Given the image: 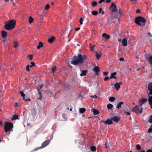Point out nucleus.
<instances>
[{
  "label": "nucleus",
  "instance_id": "50",
  "mask_svg": "<svg viewBox=\"0 0 152 152\" xmlns=\"http://www.w3.org/2000/svg\"><path fill=\"white\" fill-rule=\"evenodd\" d=\"M109 79V77H106L104 79V80L105 81H106L107 80Z\"/></svg>",
  "mask_w": 152,
  "mask_h": 152
},
{
  "label": "nucleus",
  "instance_id": "31",
  "mask_svg": "<svg viewBox=\"0 0 152 152\" xmlns=\"http://www.w3.org/2000/svg\"><path fill=\"white\" fill-rule=\"evenodd\" d=\"M31 111L32 113L34 115H35L36 113V109L35 108H32L31 110Z\"/></svg>",
  "mask_w": 152,
  "mask_h": 152
},
{
  "label": "nucleus",
  "instance_id": "30",
  "mask_svg": "<svg viewBox=\"0 0 152 152\" xmlns=\"http://www.w3.org/2000/svg\"><path fill=\"white\" fill-rule=\"evenodd\" d=\"M107 108L108 109H111L113 107V105L111 104H108L107 105Z\"/></svg>",
  "mask_w": 152,
  "mask_h": 152
},
{
  "label": "nucleus",
  "instance_id": "20",
  "mask_svg": "<svg viewBox=\"0 0 152 152\" xmlns=\"http://www.w3.org/2000/svg\"><path fill=\"white\" fill-rule=\"evenodd\" d=\"M91 111L93 112V113L94 115H98L99 113V110L94 109H91Z\"/></svg>",
  "mask_w": 152,
  "mask_h": 152
},
{
  "label": "nucleus",
  "instance_id": "55",
  "mask_svg": "<svg viewBox=\"0 0 152 152\" xmlns=\"http://www.w3.org/2000/svg\"><path fill=\"white\" fill-rule=\"evenodd\" d=\"M105 1V0H100L99 1L98 3L99 4H101L103 1Z\"/></svg>",
  "mask_w": 152,
  "mask_h": 152
},
{
  "label": "nucleus",
  "instance_id": "64",
  "mask_svg": "<svg viewBox=\"0 0 152 152\" xmlns=\"http://www.w3.org/2000/svg\"><path fill=\"white\" fill-rule=\"evenodd\" d=\"M2 122L1 121H0V125L2 126Z\"/></svg>",
  "mask_w": 152,
  "mask_h": 152
},
{
  "label": "nucleus",
  "instance_id": "49",
  "mask_svg": "<svg viewBox=\"0 0 152 152\" xmlns=\"http://www.w3.org/2000/svg\"><path fill=\"white\" fill-rule=\"evenodd\" d=\"M108 74L107 72H104L103 73V75L105 76H107Z\"/></svg>",
  "mask_w": 152,
  "mask_h": 152
},
{
  "label": "nucleus",
  "instance_id": "26",
  "mask_svg": "<svg viewBox=\"0 0 152 152\" xmlns=\"http://www.w3.org/2000/svg\"><path fill=\"white\" fill-rule=\"evenodd\" d=\"M86 110V109L84 108H80L79 109V112L81 113H84Z\"/></svg>",
  "mask_w": 152,
  "mask_h": 152
},
{
  "label": "nucleus",
  "instance_id": "52",
  "mask_svg": "<svg viewBox=\"0 0 152 152\" xmlns=\"http://www.w3.org/2000/svg\"><path fill=\"white\" fill-rule=\"evenodd\" d=\"M136 12L137 13H140L141 11L140 10L138 9L136 10Z\"/></svg>",
  "mask_w": 152,
  "mask_h": 152
},
{
  "label": "nucleus",
  "instance_id": "62",
  "mask_svg": "<svg viewBox=\"0 0 152 152\" xmlns=\"http://www.w3.org/2000/svg\"><path fill=\"white\" fill-rule=\"evenodd\" d=\"M48 95H49V94H51V91H48Z\"/></svg>",
  "mask_w": 152,
  "mask_h": 152
},
{
  "label": "nucleus",
  "instance_id": "37",
  "mask_svg": "<svg viewBox=\"0 0 152 152\" xmlns=\"http://www.w3.org/2000/svg\"><path fill=\"white\" fill-rule=\"evenodd\" d=\"M115 100V98L113 97V96L110 97L109 99V100L110 102H111L114 101Z\"/></svg>",
  "mask_w": 152,
  "mask_h": 152
},
{
  "label": "nucleus",
  "instance_id": "56",
  "mask_svg": "<svg viewBox=\"0 0 152 152\" xmlns=\"http://www.w3.org/2000/svg\"><path fill=\"white\" fill-rule=\"evenodd\" d=\"M119 60L121 61H124V59L123 58H120Z\"/></svg>",
  "mask_w": 152,
  "mask_h": 152
},
{
  "label": "nucleus",
  "instance_id": "17",
  "mask_svg": "<svg viewBox=\"0 0 152 152\" xmlns=\"http://www.w3.org/2000/svg\"><path fill=\"white\" fill-rule=\"evenodd\" d=\"M145 59L146 60H148L152 66V56L149 57L148 58L145 57Z\"/></svg>",
  "mask_w": 152,
  "mask_h": 152
},
{
  "label": "nucleus",
  "instance_id": "54",
  "mask_svg": "<svg viewBox=\"0 0 152 152\" xmlns=\"http://www.w3.org/2000/svg\"><path fill=\"white\" fill-rule=\"evenodd\" d=\"M97 96L96 95H93L91 96V97L93 98H97Z\"/></svg>",
  "mask_w": 152,
  "mask_h": 152
},
{
  "label": "nucleus",
  "instance_id": "12",
  "mask_svg": "<svg viewBox=\"0 0 152 152\" xmlns=\"http://www.w3.org/2000/svg\"><path fill=\"white\" fill-rule=\"evenodd\" d=\"M87 72L88 70H83L81 71L80 76L81 77L85 76L86 75Z\"/></svg>",
  "mask_w": 152,
  "mask_h": 152
},
{
  "label": "nucleus",
  "instance_id": "63",
  "mask_svg": "<svg viewBox=\"0 0 152 152\" xmlns=\"http://www.w3.org/2000/svg\"><path fill=\"white\" fill-rule=\"evenodd\" d=\"M146 152H152V151L150 149H149Z\"/></svg>",
  "mask_w": 152,
  "mask_h": 152
},
{
  "label": "nucleus",
  "instance_id": "35",
  "mask_svg": "<svg viewBox=\"0 0 152 152\" xmlns=\"http://www.w3.org/2000/svg\"><path fill=\"white\" fill-rule=\"evenodd\" d=\"M92 15H96L98 14V12L96 11H94L91 12Z\"/></svg>",
  "mask_w": 152,
  "mask_h": 152
},
{
  "label": "nucleus",
  "instance_id": "42",
  "mask_svg": "<svg viewBox=\"0 0 152 152\" xmlns=\"http://www.w3.org/2000/svg\"><path fill=\"white\" fill-rule=\"evenodd\" d=\"M97 3L96 1H94L91 4L92 6L93 7H94L96 6L97 5Z\"/></svg>",
  "mask_w": 152,
  "mask_h": 152
},
{
  "label": "nucleus",
  "instance_id": "1",
  "mask_svg": "<svg viewBox=\"0 0 152 152\" xmlns=\"http://www.w3.org/2000/svg\"><path fill=\"white\" fill-rule=\"evenodd\" d=\"M86 58L85 55L82 56L80 54H78L77 56H74L72 58V61L70 62L71 64L74 65H81L83 63Z\"/></svg>",
  "mask_w": 152,
  "mask_h": 152
},
{
  "label": "nucleus",
  "instance_id": "59",
  "mask_svg": "<svg viewBox=\"0 0 152 152\" xmlns=\"http://www.w3.org/2000/svg\"><path fill=\"white\" fill-rule=\"evenodd\" d=\"M111 1V0H106V2L107 3H109Z\"/></svg>",
  "mask_w": 152,
  "mask_h": 152
},
{
  "label": "nucleus",
  "instance_id": "33",
  "mask_svg": "<svg viewBox=\"0 0 152 152\" xmlns=\"http://www.w3.org/2000/svg\"><path fill=\"white\" fill-rule=\"evenodd\" d=\"M34 19L31 17L30 16L29 18L28 21L30 24L32 23L34 20Z\"/></svg>",
  "mask_w": 152,
  "mask_h": 152
},
{
  "label": "nucleus",
  "instance_id": "21",
  "mask_svg": "<svg viewBox=\"0 0 152 152\" xmlns=\"http://www.w3.org/2000/svg\"><path fill=\"white\" fill-rule=\"evenodd\" d=\"M117 75V73L116 72H115L113 73H112L111 74L110 78V79H113L114 78L115 79H116L117 78L115 76V75Z\"/></svg>",
  "mask_w": 152,
  "mask_h": 152
},
{
  "label": "nucleus",
  "instance_id": "5",
  "mask_svg": "<svg viewBox=\"0 0 152 152\" xmlns=\"http://www.w3.org/2000/svg\"><path fill=\"white\" fill-rule=\"evenodd\" d=\"M143 108L142 107L140 110V108L138 106H136L134 107L132 109V111L133 112H135L136 113H139L140 114L142 113Z\"/></svg>",
  "mask_w": 152,
  "mask_h": 152
},
{
  "label": "nucleus",
  "instance_id": "4",
  "mask_svg": "<svg viewBox=\"0 0 152 152\" xmlns=\"http://www.w3.org/2000/svg\"><path fill=\"white\" fill-rule=\"evenodd\" d=\"M13 124L11 122H6L4 126V130L6 132H7L13 128Z\"/></svg>",
  "mask_w": 152,
  "mask_h": 152
},
{
  "label": "nucleus",
  "instance_id": "48",
  "mask_svg": "<svg viewBox=\"0 0 152 152\" xmlns=\"http://www.w3.org/2000/svg\"><path fill=\"white\" fill-rule=\"evenodd\" d=\"M28 57L30 60H31L32 59L33 56L32 55H29Z\"/></svg>",
  "mask_w": 152,
  "mask_h": 152
},
{
  "label": "nucleus",
  "instance_id": "38",
  "mask_svg": "<svg viewBox=\"0 0 152 152\" xmlns=\"http://www.w3.org/2000/svg\"><path fill=\"white\" fill-rule=\"evenodd\" d=\"M29 67L30 68H31V67H32V66H34L35 65V63L34 62H31L30 63V64H29Z\"/></svg>",
  "mask_w": 152,
  "mask_h": 152
},
{
  "label": "nucleus",
  "instance_id": "9",
  "mask_svg": "<svg viewBox=\"0 0 152 152\" xmlns=\"http://www.w3.org/2000/svg\"><path fill=\"white\" fill-rule=\"evenodd\" d=\"M102 122H104L105 124L108 125H111L113 124V122L111 118V119L108 118L105 121H102Z\"/></svg>",
  "mask_w": 152,
  "mask_h": 152
},
{
  "label": "nucleus",
  "instance_id": "27",
  "mask_svg": "<svg viewBox=\"0 0 152 152\" xmlns=\"http://www.w3.org/2000/svg\"><path fill=\"white\" fill-rule=\"evenodd\" d=\"M18 118V115H17L15 114L12 118L11 119L12 120H16Z\"/></svg>",
  "mask_w": 152,
  "mask_h": 152
},
{
  "label": "nucleus",
  "instance_id": "7",
  "mask_svg": "<svg viewBox=\"0 0 152 152\" xmlns=\"http://www.w3.org/2000/svg\"><path fill=\"white\" fill-rule=\"evenodd\" d=\"M147 100V99L142 98L139 99L138 103L140 106H141Z\"/></svg>",
  "mask_w": 152,
  "mask_h": 152
},
{
  "label": "nucleus",
  "instance_id": "34",
  "mask_svg": "<svg viewBox=\"0 0 152 152\" xmlns=\"http://www.w3.org/2000/svg\"><path fill=\"white\" fill-rule=\"evenodd\" d=\"M52 72L53 73V75H54V73L55 71L56 70V66H54L53 67L52 69Z\"/></svg>",
  "mask_w": 152,
  "mask_h": 152
},
{
  "label": "nucleus",
  "instance_id": "47",
  "mask_svg": "<svg viewBox=\"0 0 152 152\" xmlns=\"http://www.w3.org/2000/svg\"><path fill=\"white\" fill-rule=\"evenodd\" d=\"M83 18H80L79 22L81 25H82L83 24Z\"/></svg>",
  "mask_w": 152,
  "mask_h": 152
},
{
  "label": "nucleus",
  "instance_id": "28",
  "mask_svg": "<svg viewBox=\"0 0 152 152\" xmlns=\"http://www.w3.org/2000/svg\"><path fill=\"white\" fill-rule=\"evenodd\" d=\"M43 43L41 42H39L38 45L37 46V48L38 49H40L41 48L43 47Z\"/></svg>",
  "mask_w": 152,
  "mask_h": 152
},
{
  "label": "nucleus",
  "instance_id": "24",
  "mask_svg": "<svg viewBox=\"0 0 152 152\" xmlns=\"http://www.w3.org/2000/svg\"><path fill=\"white\" fill-rule=\"evenodd\" d=\"M95 53H96V58H97V59H99L100 58V57L101 56L102 54L101 53H98V52H95Z\"/></svg>",
  "mask_w": 152,
  "mask_h": 152
},
{
  "label": "nucleus",
  "instance_id": "46",
  "mask_svg": "<svg viewBox=\"0 0 152 152\" xmlns=\"http://www.w3.org/2000/svg\"><path fill=\"white\" fill-rule=\"evenodd\" d=\"M148 132L149 133H151L152 132V128L151 127L149 128L148 129Z\"/></svg>",
  "mask_w": 152,
  "mask_h": 152
},
{
  "label": "nucleus",
  "instance_id": "36",
  "mask_svg": "<svg viewBox=\"0 0 152 152\" xmlns=\"http://www.w3.org/2000/svg\"><path fill=\"white\" fill-rule=\"evenodd\" d=\"M102 13V15H103L104 13V11H102V8H100L99 9V13Z\"/></svg>",
  "mask_w": 152,
  "mask_h": 152
},
{
  "label": "nucleus",
  "instance_id": "44",
  "mask_svg": "<svg viewBox=\"0 0 152 152\" xmlns=\"http://www.w3.org/2000/svg\"><path fill=\"white\" fill-rule=\"evenodd\" d=\"M64 86L65 87L64 89H66L69 88V85L67 84L64 83Z\"/></svg>",
  "mask_w": 152,
  "mask_h": 152
},
{
  "label": "nucleus",
  "instance_id": "23",
  "mask_svg": "<svg viewBox=\"0 0 152 152\" xmlns=\"http://www.w3.org/2000/svg\"><path fill=\"white\" fill-rule=\"evenodd\" d=\"M102 36L103 37H105L107 39H109L110 38V36L109 35L105 33H104L102 34Z\"/></svg>",
  "mask_w": 152,
  "mask_h": 152
},
{
  "label": "nucleus",
  "instance_id": "6",
  "mask_svg": "<svg viewBox=\"0 0 152 152\" xmlns=\"http://www.w3.org/2000/svg\"><path fill=\"white\" fill-rule=\"evenodd\" d=\"M110 8L111 9V11L112 13L117 12L118 10L116 5L113 3L111 4Z\"/></svg>",
  "mask_w": 152,
  "mask_h": 152
},
{
  "label": "nucleus",
  "instance_id": "32",
  "mask_svg": "<svg viewBox=\"0 0 152 152\" xmlns=\"http://www.w3.org/2000/svg\"><path fill=\"white\" fill-rule=\"evenodd\" d=\"M91 151H96V148L95 146H91Z\"/></svg>",
  "mask_w": 152,
  "mask_h": 152
},
{
  "label": "nucleus",
  "instance_id": "10",
  "mask_svg": "<svg viewBox=\"0 0 152 152\" xmlns=\"http://www.w3.org/2000/svg\"><path fill=\"white\" fill-rule=\"evenodd\" d=\"M122 84L121 82H117L114 85V86L117 90H118L120 88V86Z\"/></svg>",
  "mask_w": 152,
  "mask_h": 152
},
{
  "label": "nucleus",
  "instance_id": "18",
  "mask_svg": "<svg viewBox=\"0 0 152 152\" xmlns=\"http://www.w3.org/2000/svg\"><path fill=\"white\" fill-rule=\"evenodd\" d=\"M7 33L5 31H1V36L4 38H6L7 37Z\"/></svg>",
  "mask_w": 152,
  "mask_h": 152
},
{
  "label": "nucleus",
  "instance_id": "8",
  "mask_svg": "<svg viewBox=\"0 0 152 152\" xmlns=\"http://www.w3.org/2000/svg\"><path fill=\"white\" fill-rule=\"evenodd\" d=\"M111 118L112 121H113L116 123H118L120 121L121 119L120 117L118 116H114Z\"/></svg>",
  "mask_w": 152,
  "mask_h": 152
},
{
  "label": "nucleus",
  "instance_id": "45",
  "mask_svg": "<svg viewBox=\"0 0 152 152\" xmlns=\"http://www.w3.org/2000/svg\"><path fill=\"white\" fill-rule=\"evenodd\" d=\"M29 68L30 67H29V65H27L26 68V70L27 71L29 72L30 71V69H29Z\"/></svg>",
  "mask_w": 152,
  "mask_h": 152
},
{
  "label": "nucleus",
  "instance_id": "11",
  "mask_svg": "<svg viewBox=\"0 0 152 152\" xmlns=\"http://www.w3.org/2000/svg\"><path fill=\"white\" fill-rule=\"evenodd\" d=\"M47 145H48V140H46L42 144L41 146L39 147L37 149H40L45 148V147L47 146Z\"/></svg>",
  "mask_w": 152,
  "mask_h": 152
},
{
  "label": "nucleus",
  "instance_id": "13",
  "mask_svg": "<svg viewBox=\"0 0 152 152\" xmlns=\"http://www.w3.org/2000/svg\"><path fill=\"white\" fill-rule=\"evenodd\" d=\"M148 89L150 91L149 94H152V83H149Z\"/></svg>",
  "mask_w": 152,
  "mask_h": 152
},
{
  "label": "nucleus",
  "instance_id": "61",
  "mask_svg": "<svg viewBox=\"0 0 152 152\" xmlns=\"http://www.w3.org/2000/svg\"><path fill=\"white\" fill-rule=\"evenodd\" d=\"M10 39H8V41H7V42L8 43H10Z\"/></svg>",
  "mask_w": 152,
  "mask_h": 152
},
{
  "label": "nucleus",
  "instance_id": "22",
  "mask_svg": "<svg viewBox=\"0 0 152 152\" xmlns=\"http://www.w3.org/2000/svg\"><path fill=\"white\" fill-rule=\"evenodd\" d=\"M55 37L53 36H52L51 37V38L48 39V42L50 43H52L55 40Z\"/></svg>",
  "mask_w": 152,
  "mask_h": 152
},
{
  "label": "nucleus",
  "instance_id": "29",
  "mask_svg": "<svg viewBox=\"0 0 152 152\" xmlns=\"http://www.w3.org/2000/svg\"><path fill=\"white\" fill-rule=\"evenodd\" d=\"M20 94L21 96L22 97H23V100H25V98L24 97L25 96V94H24L23 92V91H20Z\"/></svg>",
  "mask_w": 152,
  "mask_h": 152
},
{
  "label": "nucleus",
  "instance_id": "40",
  "mask_svg": "<svg viewBox=\"0 0 152 152\" xmlns=\"http://www.w3.org/2000/svg\"><path fill=\"white\" fill-rule=\"evenodd\" d=\"M18 46V43L17 42H14V44H13V47L14 48H16Z\"/></svg>",
  "mask_w": 152,
  "mask_h": 152
},
{
  "label": "nucleus",
  "instance_id": "3",
  "mask_svg": "<svg viewBox=\"0 0 152 152\" xmlns=\"http://www.w3.org/2000/svg\"><path fill=\"white\" fill-rule=\"evenodd\" d=\"M135 22L139 26H144L145 25L146 20L145 18L142 17L138 16L136 18Z\"/></svg>",
  "mask_w": 152,
  "mask_h": 152
},
{
  "label": "nucleus",
  "instance_id": "53",
  "mask_svg": "<svg viewBox=\"0 0 152 152\" xmlns=\"http://www.w3.org/2000/svg\"><path fill=\"white\" fill-rule=\"evenodd\" d=\"M105 145V148H108L110 147L109 145H107V142L106 143Z\"/></svg>",
  "mask_w": 152,
  "mask_h": 152
},
{
  "label": "nucleus",
  "instance_id": "15",
  "mask_svg": "<svg viewBox=\"0 0 152 152\" xmlns=\"http://www.w3.org/2000/svg\"><path fill=\"white\" fill-rule=\"evenodd\" d=\"M92 70L95 72V74L96 75H98V72L100 70L98 66H95Z\"/></svg>",
  "mask_w": 152,
  "mask_h": 152
},
{
  "label": "nucleus",
  "instance_id": "41",
  "mask_svg": "<svg viewBox=\"0 0 152 152\" xmlns=\"http://www.w3.org/2000/svg\"><path fill=\"white\" fill-rule=\"evenodd\" d=\"M148 122L150 123H152V115H150Z\"/></svg>",
  "mask_w": 152,
  "mask_h": 152
},
{
  "label": "nucleus",
  "instance_id": "58",
  "mask_svg": "<svg viewBox=\"0 0 152 152\" xmlns=\"http://www.w3.org/2000/svg\"><path fill=\"white\" fill-rule=\"evenodd\" d=\"M80 29V28H79V27H78L75 29V30L76 31H78Z\"/></svg>",
  "mask_w": 152,
  "mask_h": 152
},
{
  "label": "nucleus",
  "instance_id": "39",
  "mask_svg": "<svg viewBox=\"0 0 152 152\" xmlns=\"http://www.w3.org/2000/svg\"><path fill=\"white\" fill-rule=\"evenodd\" d=\"M91 44H89V47L91 48V50L92 51H93L94 50V48L95 47V45H93L92 46H91Z\"/></svg>",
  "mask_w": 152,
  "mask_h": 152
},
{
  "label": "nucleus",
  "instance_id": "2",
  "mask_svg": "<svg viewBox=\"0 0 152 152\" xmlns=\"http://www.w3.org/2000/svg\"><path fill=\"white\" fill-rule=\"evenodd\" d=\"M15 25V21L14 19L6 22L4 25L5 29L8 30H11L14 28Z\"/></svg>",
  "mask_w": 152,
  "mask_h": 152
},
{
  "label": "nucleus",
  "instance_id": "51",
  "mask_svg": "<svg viewBox=\"0 0 152 152\" xmlns=\"http://www.w3.org/2000/svg\"><path fill=\"white\" fill-rule=\"evenodd\" d=\"M124 113L127 114L128 115H130V113L129 112H128L125 111Z\"/></svg>",
  "mask_w": 152,
  "mask_h": 152
},
{
  "label": "nucleus",
  "instance_id": "43",
  "mask_svg": "<svg viewBox=\"0 0 152 152\" xmlns=\"http://www.w3.org/2000/svg\"><path fill=\"white\" fill-rule=\"evenodd\" d=\"M136 148L138 150H140L141 149V146L139 144H137L136 146Z\"/></svg>",
  "mask_w": 152,
  "mask_h": 152
},
{
  "label": "nucleus",
  "instance_id": "19",
  "mask_svg": "<svg viewBox=\"0 0 152 152\" xmlns=\"http://www.w3.org/2000/svg\"><path fill=\"white\" fill-rule=\"evenodd\" d=\"M122 44L124 46H126L127 45V40L125 38H124L122 42Z\"/></svg>",
  "mask_w": 152,
  "mask_h": 152
},
{
  "label": "nucleus",
  "instance_id": "25",
  "mask_svg": "<svg viewBox=\"0 0 152 152\" xmlns=\"http://www.w3.org/2000/svg\"><path fill=\"white\" fill-rule=\"evenodd\" d=\"M124 104V102H119L117 104V106L116 107V108L120 109L121 107V105L122 104Z\"/></svg>",
  "mask_w": 152,
  "mask_h": 152
},
{
  "label": "nucleus",
  "instance_id": "60",
  "mask_svg": "<svg viewBox=\"0 0 152 152\" xmlns=\"http://www.w3.org/2000/svg\"><path fill=\"white\" fill-rule=\"evenodd\" d=\"M30 100H30V99H25V100H25V101H30Z\"/></svg>",
  "mask_w": 152,
  "mask_h": 152
},
{
  "label": "nucleus",
  "instance_id": "14",
  "mask_svg": "<svg viewBox=\"0 0 152 152\" xmlns=\"http://www.w3.org/2000/svg\"><path fill=\"white\" fill-rule=\"evenodd\" d=\"M148 101L149 102V104L152 106V94H149V98L148 100Z\"/></svg>",
  "mask_w": 152,
  "mask_h": 152
},
{
  "label": "nucleus",
  "instance_id": "16",
  "mask_svg": "<svg viewBox=\"0 0 152 152\" xmlns=\"http://www.w3.org/2000/svg\"><path fill=\"white\" fill-rule=\"evenodd\" d=\"M42 85H41L40 86V87H38L37 88V91H38V93H39V96H40V97L39 98V99H41L42 98V95H41V91H40V89H41V88H42Z\"/></svg>",
  "mask_w": 152,
  "mask_h": 152
},
{
  "label": "nucleus",
  "instance_id": "57",
  "mask_svg": "<svg viewBox=\"0 0 152 152\" xmlns=\"http://www.w3.org/2000/svg\"><path fill=\"white\" fill-rule=\"evenodd\" d=\"M45 9L46 10H48V4L45 5Z\"/></svg>",
  "mask_w": 152,
  "mask_h": 152
}]
</instances>
